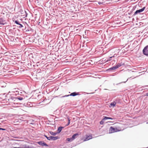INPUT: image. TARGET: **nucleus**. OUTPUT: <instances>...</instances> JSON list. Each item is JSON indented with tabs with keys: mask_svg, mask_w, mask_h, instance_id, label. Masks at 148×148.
<instances>
[{
	"mask_svg": "<svg viewBox=\"0 0 148 148\" xmlns=\"http://www.w3.org/2000/svg\"><path fill=\"white\" fill-rule=\"evenodd\" d=\"M66 140L68 142H71L72 141H73V140L72 138L71 137L70 138H67L66 139Z\"/></svg>",
	"mask_w": 148,
	"mask_h": 148,
	"instance_id": "f3484780",
	"label": "nucleus"
},
{
	"mask_svg": "<svg viewBox=\"0 0 148 148\" xmlns=\"http://www.w3.org/2000/svg\"><path fill=\"white\" fill-rule=\"evenodd\" d=\"M79 95V92H73L71 93L70 94V96H72L73 97H74L76 96V95Z\"/></svg>",
	"mask_w": 148,
	"mask_h": 148,
	"instance_id": "f8f14e48",
	"label": "nucleus"
},
{
	"mask_svg": "<svg viewBox=\"0 0 148 148\" xmlns=\"http://www.w3.org/2000/svg\"><path fill=\"white\" fill-rule=\"evenodd\" d=\"M37 143L39 145L42 146H45L46 147H48L49 145L45 143L44 141H41L37 142Z\"/></svg>",
	"mask_w": 148,
	"mask_h": 148,
	"instance_id": "39448f33",
	"label": "nucleus"
},
{
	"mask_svg": "<svg viewBox=\"0 0 148 148\" xmlns=\"http://www.w3.org/2000/svg\"><path fill=\"white\" fill-rule=\"evenodd\" d=\"M92 135H89V136H86V137L85 138L84 140V141H86L87 140H89L90 139H92Z\"/></svg>",
	"mask_w": 148,
	"mask_h": 148,
	"instance_id": "1a4fd4ad",
	"label": "nucleus"
},
{
	"mask_svg": "<svg viewBox=\"0 0 148 148\" xmlns=\"http://www.w3.org/2000/svg\"><path fill=\"white\" fill-rule=\"evenodd\" d=\"M130 78H128V79H127V80L125 82H122V83H125L128 80V79H129Z\"/></svg>",
	"mask_w": 148,
	"mask_h": 148,
	"instance_id": "cd10ccee",
	"label": "nucleus"
},
{
	"mask_svg": "<svg viewBox=\"0 0 148 148\" xmlns=\"http://www.w3.org/2000/svg\"><path fill=\"white\" fill-rule=\"evenodd\" d=\"M51 140H56L59 139L60 138V137L58 136H51Z\"/></svg>",
	"mask_w": 148,
	"mask_h": 148,
	"instance_id": "ddd939ff",
	"label": "nucleus"
},
{
	"mask_svg": "<svg viewBox=\"0 0 148 148\" xmlns=\"http://www.w3.org/2000/svg\"><path fill=\"white\" fill-rule=\"evenodd\" d=\"M95 1H89V2L94 3Z\"/></svg>",
	"mask_w": 148,
	"mask_h": 148,
	"instance_id": "a878e982",
	"label": "nucleus"
},
{
	"mask_svg": "<svg viewBox=\"0 0 148 148\" xmlns=\"http://www.w3.org/2000/svg\"><path fill=\"white\" fill-rule=\"evenodd\" d=\"M15 23L19 25V26H18L17 27L19 28H21L23 27V26L22 25L20 24L18 21L16 20L14 21Z\"/></svg>",
	"mask_w": 148,
	"mask_h": 148,
	"instance_id": "6e6552de",
	"label": "nucleus"
},
{
	"mask_svg": "<svg viewBox=\"0 0 148 148\" xmlns=\"http://www.w3.org/2000/svg\"><path fill=\"white\" fill-rule=\"evenodd\" d=\"M117 68L116 66H113L112 67H111L109 69H108L107 70V71H113V70H116V69Z\"/></svg>",
	"mask_w": 148,
	"mask_h": 148,
	"instance_id": "9d476101",
	"label": "nucleus"
},
{
	"mask_svg": "<svg viewBox=\"0 0 148 148\" xmlns=\"http://www.w3.org/2000/svg\"><path fill=\"white\" fill-rule=\"evenodd\" d=\"M64 127L62 126H60L59 127L57 131L58 132H57V134L59 133L61 131L62 129Z\"/></svg>",
	"mask_w": 148,
	"mask_h": 148,
	"instance_id": "4468645a",
	"label": "nucleus"
},
{
	"mask_svg": "<svg viewBox=\"0 0 148 148\" xmlns=\"http://www.w3.org/2000/svg\"><path fill=\"white\" fill-rule=\"evenodd\" d=\"M125 65L124 63L121 62L120 63H118L116 65L117 68H118L122 66H124Z\"/></svg>",
	"mask_w": 148,
	"mask_h": 148,
	"instance_id": "9b49d317",
	"label": "nucleus"
},
{
	"mask_svg": "<svg viewBox=\"0 0 148 148\" xmlns=\"http://www.w3.org/2000/svg\"><path fill=\"white\" fill-rule=\"evenodd\" d=\"M135 8L134 7H133V8L132 9V10L133 11L135 10Z\"/></svg>",
	"mask_w": 148,
	"mask_h": 148,
	"instance_id": "7c9ffc66",
	"label": "nucleus"
},
{
	"mask_svg": "<svg viewBox=\"0 0 148 148\" xmlns=\"http://www.w3.org/2000/svg\"><path fill=\"white\" fill-rule=\"evenodd\" d=\"M116 104V103L114 101L113 102H112L110 103V105L111 106H112L114 107L115 106Z\"/></svg>",
	"mask_w": 148,
	"mask_h": 148,
	"instance_id": "a211bd4d",
	"label": "nucleus"
},
{
	"mask_svg": "<svg viewBox=\"0 0 148 148\" xmlns=\"http://www.w3.org/2000/svg\"><path fill=\"white\" fill-rule=\"evenodd\" d=\"M98 3L99 5H101L102 3L100 2H98Z\"/></svg>",
	"mask_w": 148,
	"mask_h": 148,
	"instance_id": "c756f323",
	"label": "nucleus"
},
{
	"mask_svg": "<svg viewBox=\"0 0 148 148\" xmlns=\"http://www.w3.org/2000/svg\"><path fill=\"white\" fill-rule=\"evenodd\" d=\"M27 96H25L23 95H21L20 96H18L16 97L17 99H18L20 101L22 100H25L26 99V98L27 97Z\"/></svg>",
	"mask_w": 148,
	"mask_h": 148,
	"instance_id": "7ed1b4c3",
	"label": "nucleus"
},
{
	"mask_svg": "<svg viewBox=\"0 0 148 148\" xmlns=\"http://www.w3.org/2000/svg\"><path fill=\"white\" fill-rule=\"evenodd\" d=\"M105 120H103V119H102V120L100 122V123L101 125H103L104 123V121H105Z\"/></svg>",
	"mask_w": 148,
	"mask_h": 148,
	"instance_id": "4be33fe9",
	"label": "nucleus"
},
{
	"mask_svg": "<svg viewBox=\"0 0 148 148\" xmlns=\"http://www.w3.org/2000/svg\"><path fill=\"white\" fill-rule=\"evenodd\" d=\"M143 54L147 56H148V45L145 47L143 50Z\"/></svg>",
	"mask_w": 148,
	"mask_h": 148,
	"instance_id": "20e7f679",
	"label": "nucleus"
},
{
	"mask_svg": "<svg viewBox=\"0 0 148 148\" xmlns=\"http://www.w3.org/2000/svg\"><path fill=\"white\" fill-rule=\"evenodd\" d=\"M10 99L12 100L15 101L17 99L16 97H10Z\"/></svg>",
	"mask_w": 148,
	"mask_h": 148,
	"instance_id": "412c9836",
	"label": "nucleus"
},
{
	"mask_svg": "<svg viewBox=\"0 0 148 148\" xmlns=\"http://www.w3.org/2000/svg\"><path fill=\"white\" fill-rule=\"evenodd\" d=\"M114 119V118L105 116H104V117L103 118V120H105L107 119H111L113 120Z\"/></svg>",
	"mask_w": 148,
	"mask_h": 148,
	"instance_id": "2eb2a0df",
	"label": "nucleus"
},
{
	"mask_svg": "<svg viewBox=\"0 0 148 148\" xmlns=\"http://www.w3.org/2000/svg\"><path fill=\"white\" fill-rule=\"evenodd\" d=\"M67 119L68 121V123L66 125V126H68L70 124L71 119L69 116L67 117Z\"/></svg>",
	"mask_w": 148,
	"mask_h": 148,
	"instance_id": "aec40b11",
	"label": "nucleus"
},
{
	"mask_svg": "<svg viewBox=\"0 0 148 148\" xmlns=\"http://www.w3.org/2000/svg\"><path fill=\"white\" fill-rule=\"evenodd\" d=\"M5 20L3 17L0 16V25H4L5 24Z\"/></svg>",
	"mask_w": 148,
	"mask_h": 148,
	"instance_id": "0eeeda50",
	"label": "nucleus"
},
{
	"mask_svg": "<svg viewBox=\"0 0 148 148\" xmlns=\"http://www.w3.org/2000/svg\"><path fill=\"white\" fill-rule=\"evenodd\" d=\"M25 17H27V14H27V12L25 11Z\"/></svg>",
	"mask_w": 148,
	"mask_h": 148,
	"instance_id": "bb28decb",
	"label": "nucleus"
},
{
	"mask_svg": "<svg viewBox=\"0 0 148 148\" xmlns=\"http://www.w3.org/2000/svg\"><path fill=\"white\" fill-rule=\"evenodd\" d=\"M47 139L49 140H51V136H50L49 137H47Z\"/></svg>",
	"mask_w": 148,
	"mask_h": 148,
	"instance_id": "b1692460",
	"label": "nucleus"
},
{
	"mask_svg": "<svg viewBox=\"0 0 148 148\" xmlns=\"http://www.w3.org/2000/svg\"><path fill=\"white\" fill-rule=\"evenodd\" d=\"M110 60H111V59L108 60H107V61H106V62H108L110 61Z\"/></svg>",
	"mask_w": 148,
	"mask_h": 148,
	"instance_id": "c85d7f7f",
	"label": "nucleus"
},
{
	"mask_svg": "<svg viewBox=\"0 0 148 148\" xmlns=\"http://www.w3.org/2000/svg\"><path fill=\"white\" fill-rule=\"evenodd\" d=\"M146 96H148V93H147L146 94Z\"/></svg>",
	"mask_w": 148,
	"mask_h": 148,
	"instance_id": "473e14b6",
	"label": "nucleus"
},
{
	"mask_svg": "<svg viewBox=\"0 0 148 148\" xmlns=\"http://www.w3.org/2000/svg\"><path fill=\"white\" fill-rule=\"evenodd\" d=\"M69 96H70V95H64V96L62 97H69Z\"/></svg>",
	"mask_w": 148,
	"mask_h": 148,
	"instance_id": "393cba45",
	"label": "nucleus"
},
{
	"mask_svg": "<svg viewBox=\"0 0 148 148\" xmlns=\"http://www.w3.org/2000/svg\"><path fill=\"white\" fill-rule=\"evenodd\" d=\"M79 135V134L78 133H76L74 134L72 136V138L74 140L75 138H76V136H78Z\"/></svg>",
	"mask_w": 148,
	"mask_h": 148,
	"instance_id": "dca6fc26",
	"label": "nucleus"
},
{
	"mask_svg": "<svg viewBox=\"0 0 148 148\" xmlns=\"http://www.w3.org/2000/svg\"><path fill=\"white\" fill-rule=\"evenodd\" d=\"M119 131L116 128H114L112 126L110 127L109 130V133H112L115 132H116Z\"/></svg>",
	"mask_w": 148,
	"mask_h": 148,
	"instance_id": "f03ea898",
	"label": "nucleus"
},
{
	"mask_svg": "<svg viewBox=\"0 0 148 148\" xmlns=\"http://www.w3.org/2000/svg\"><path fill=\"white\" fill-rule=\"evenodd\" d=\"M44 136L47 138V136L45 135H44Z\"/></svg>",
	"mask_w": 148,
	"mask_h": 148,
	"instance_id": "2f4dec72",
	"label": "nucleus"
},
{
	"mask_svg": "<svg viewBox=\"0 0 148 148\" xmlns=\"http://www.w3.org/2000/svg\"><path fill=\"white\" fill-rule=\"evenodd\" d=\"M145 8V7H143L142 8L136 10L134 14L132 15L133 16H135L137 14H140V13L143 11Z\"/></svg>",
	"mask_w": 148,
	"mask_h": 148,
	"instance_id": "f257e3e1",
	"label": "nucleus"
},
{
	"mask_svg": "<svg viewBox=\"0 0 148 148\" xmlns=\"http://www.w3.org/2000/svg\"><path fill=\"white\" fill-rule=\"evenodd\" d=\"M14 148H21V147H14ZM22 148H34V147L31 145L29 146L27 145H23Z\"/></svg>",
	"mask_w": 148,
	"mask_h": 148,
	"instance_id": "423d86ee",
	"label": "nucleus"
},
{
	"mask_svg": "<svg viewBox=\"0 0 148 148\" xmlns=\"http://www.w3.org/2000/svg\"><path fill=\"white\" fill-rule=\"evenodd\" d=\"M20 93H22V92H20Z\"/></svg>",
	"mask_w": 148,
	"mask_h": 148,
	"instance_id": "f704fd0d",
	"label": "nucleus"
},
{
	"mask_svg": "<svg viewBox=\"0 0 148 148\" xmlns=\"http://www.w3.org/2000/svg\"><path fill=\"white\" fill-rule=\"evenodd\" d=\"M114 57V56H112V57H110V58H112V57Z\"/></svg>",
	"mask_w": 148,
	"mask_h": 148,
	"instance_id": "72a5a7b5",
	"label": "nucleus"
},
{
	"mask_svg": "<svg viewBox=\"0 0 148 148\" xmlns=\"http://www.w3.org/2000/svg\"><path fill=\"white\" fill-rule=\"evenodd\" d=\"M49 133L51 134L53 136H55L58 134L57 132H54L51 131L49 132Z\"/></svg>",
	"mask_w": 148,
	"mask_h": 148,
	"instance_id": "6ab92c4d",
	"label": "nucleus"
},
{
	"mask_svg": "<svg viewBox=\"0 0 148 148\" xmlns=\"http://www.w3.org/2000/svg\"><path fill=\"white\" fill-rule=\"evenodd\" d=\"M7 130L6 129L3 128H0V133L1 132V130L5 131V130Z\"/></svg>",
	"mask_w": 148,
	"mask_h": 148,
	"instance_id": "5701e85b",
	"label": "nucleus"
}]
</instances>
